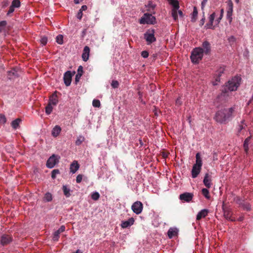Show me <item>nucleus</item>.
Listing matches in <instances>:
<instances>
[{
	"mask_svg": "<svg viewBox=\"0 0 253 253\" xmlns=\"http://www.w3.org/2000/svg\"><path fill=\"white\" fill-rule=\"evenodd\" d=\"M171 4L173 6V8L171 10V15L173 19L176 21L178 18V10L179 8V3L176 0H172Z\"/></svg>",
	"mask_w": 253,
	"mask_h": 253,
	"instance_id": "obj_11",
	"label": "nucleus"
},
{
	"mask_svg": "<svg viewBox=\"0 0 253 253\" xmlns=\"http://www.w3.org/2000/svg\"><path fill=\"white\" fill-rule=\"evenodd\" d=\"M119 82L117 81L113 80L111 83V86L113 88H116L119 86Z\"/></svg>",
	"mask_w": 253,
	"mask_h": 253,
	"instance_id": "obj_45",
	"label": "nucleus"
},
{
	"mask_svg": "<svg viewBox=\"0 0 253 253\" xmlns=\"http://www.w3.org/2000/svg\"><path fill=\"white\" fill-rule=\"evenodd\" d=\"M223 14H224V9L223 8H222L221 10H220V14L219 15V17H218V18L216 20L217 23H219L220 20L222 19L223 16Z\"/></svg>",
	"mask_w": 253,
	"mask_h": 253,
	"instance_id": "obj_46",
	"label": "nucleus"
},
{
	"mask_svg": "<svg viewBox=\"0 0 253 253\" xmlns=\"http://www.w3.org/2000/svg\"><path fill=\"white\" fill-rule=\"evenodd\" d=\"M14 7H13L11 5H10V6L9 7V9L7 11V15H9L11 13H12L14 11Z\"/></svg>",
	"mask_w": 253,
	"mask_h": 253,
	"instance_id": "obj_51",
	"label": "nucleus"
},
{
	"mask_svg": "<svg viewBox=\"0 0 253 253\" xmlns=\"http://www.w3.org/2000/svg\"><path fill=\"white\" fill-rule=\"evenodd\" d=\"M100 197V194L98 192H94L91 194V198L92 200L96 201Z\"/></svg>",
	"mask_w": 253,
	"mask_h": 253,
	"instance_id": "obj_36",
	"label": "nucleus"
},
{
	"mask_svg": "<svg viewBox=\"0 0 253 253\" xmlns=\"http://www.w3.org/2000/svg\"><path fill=\"white\" fill-rule=\"evenodd\" d=\"M92 106L94 107H99L100 106V101L97 99H94L92 101Z\"/></svg>",
	"mask_w": 253,
	"mask_h": 253,
	"instance_id": "obj_42",
	"label": "nucleus"
},
{
	"mask_svg": "<svg viewBox=\"0 0 253 253\" xmlns=\"http://www.w3.org/2000/svg\"><path fill=\"white\" fill-rule=\"evenodd\" d=\"M84 137L83 135H79L77 138V140H76L75 141V144L77 146H79L83 142H84Z\"/></svg>",
	"mask_w": 253,
	"mask_h": 253,
	"instance_id": "obj_32",
	"label": "nucleus"
},
{
	"mask_svg": "<svg viewBox=\"0 0 253 253\" xmlns=\"http://www.w3.org/2000/svg\"><path fill=\"white\" fill-rule=\"evenodd\" d=\"M83 16V12L79 10L77 15V18L79 19H81Z\"/></svg>",
	"mask_w": 253,
	"mask_h": 253,
	"instance_id": "obj_56",
	"label": "nucleus"
},
{
	"mask_svg": "<svg viewBox=\"0 0 253 253\" xmlns=\"http://www.w3.org/2000/svg\"><path fill=\"white\" fill-rule=\"evenodd\" d=\"M60 171L58 169H53L51 172V178L55 179L56 177L57 174H59Z\"/></svg>",
	"mask_w": 253,
	"mask_h": 253,
	"instance_id": "obj_41",
	"label": "nucleus"
},
{
	"mask_svg": "<svg viewBox=\"0 0 253 253\" xmlns=\"http://www.w3.org/2000/svg\"><path fill=\"white\" fill-rule=\"evenodd\" d=\"M225 71V67L224 66H220L215 72L214 78L215 80L212 82V84L213 85H216L218 84V83L220 81V77L221 76L222 74H223Z\"/></svg>",
	"mask_w": 253,
	"mask_h": 253,
	"instance_id": "obj_10",
	"label": "nucleus"
},
{
	"mask_svg": "<svg viewBox=\"0 0 253 253\" xmlns=\"http://www.w3.org/2000/svg\"><path fill=\"white\" fill-rule=\"evenodd\" d=\"M156 6V4H154L152 1H149L148 3L145 5V7L147 8L146 10L153 14L155 13L154 11V10Z\"/></svg>",
	"mask_w": 253,
	"mask_h": 253,
	"instance_id": "obj_19",
	"label": "nucleus"
},
{
	"mask_svg": "<svg viewBox=\"0 0 253 253\" xmlns=\"http://www.w3.org/2000/svg\"><path fill=\"white\" fill-rule=\"evenodd\" d=\"M65 230V226L64 225H62L57 230V231L60 233L63 232Z\"/></svg>",
	"mask_w": 253,
	"mask_h": 253,
	"instance_id": "obj_54",
	"label": "nucleus"
},
{
	"mask_svg": "<svg viewBox=\"0 0 253 253\" xmlns=\"http://www.w3.org/2000/svg\"><path fill=\"white\" fill-rule=\"evenodd\" d=\"M141 55L143 58H146L149 56V53L148 51L144 50L141 52Z\"/></svg>",
	"mask_w": 253,
	"mask_h": 253,
	"instance_id": "obj_48",
	"label": "nucleus"
},
{
	"mask_svg": "<svg viewBox=\"0 0 253 253\" xmlns=\"http://www.w3.org/2000/svg\"><path fill=\"white\" fill-rule=\"evenodd\" d=\"M58 100L57 98V96L53 94L49 98V104H50L51 106H55L58 103Z\"/></svg>",
	"mask_w": 253,
	"mask_h": 253,
	"instance_id": "obj_25",
	"label": "nucleus"
},
{
	"mask_svg": "<svg viewBox=\"0 0 253 253\" xmlns=\"http://www.w3.org/2000/svg\"><path fill=\"white\" fill-rule=\"evenodd\" d=\"M202 166V160L199 153L196 155V163L192 167L191 176L193 178H196L201 172Z\"/></svg>",
	"mask_w": 253,
	"mask_h": 253,
	"instance_id": "obj_3",
	"label": "nucleus"
},
{
	"mask_svg": "<svg viewBox=\"0 0 253 253\" xmlns=\"http://www.w3.org/2000/svg\"><path fill=\"white\" fill-rule=\"evenodd\" d=\"M90 53V48L88 46H84L83 52L82 53V57L83 60L84 61H87L88 59Z\"/></svg>",
	"mask_w": 253,
	"mask_h": 253,
	"instance_id": "obj_16",
	"label": "nucleus"
},
{
	"mask_svg": "<svg viewBox=\"0 0 253 253\" xmlns=\"http://www.w3.org/2000/svg\"><path fill=\"white\" fill-rule=\"evenodd\" d=\"M11 5L14 8H18L20 6V1L19 0H13Z\"/></svg>",
	"mask_w": 253,
	"mask_h": 253,
	"instance_id": "obj_40",
	"label": "nucleus"
},
{
	"mask_svg": "<svg viewBox=\"0 0 253 253\" xmlns=\"http://www.w3.org/2000/svg\"><path fill=\"white\" fill-rule=\"evenodd\" d=\"M79 169V165L77 161H74L70 165V172L73 174L75 173Z\"/></svg>",
	"mask_w": 253,
	"mask_h": 253,
	"instance_id": "obj_22",
	"label": "nucleus"
},
{
	"mask_svg": "<svg viewBox=\"0 0 253 253\" xmlns=\"http://www.w3.org/2000/svg\"><path fill=\"white\" fill-rule=\"evenodd\" d=\"M83 0H74V2L76 3V4H79V3H80L81 1H82Z\"/></svg>",
	"mask_w": 253,
	"mask_h": 253,
	"instance_id": "obj_61",
	"label": "nucleus"
},
{
	"mask_svg": "<svg viewBox=\"0 0 253 253\" xmlns=\"http://www.w3.org/2000/svg\"><path fill=\"white\" fill-rule=\"evenodd\" d=\"M60 233L57 231H55L53 234L52 240L54 241H57L59 238Z\"/></svg>",
	"mask_w": 253,
	"mask_h": 253,
	"instance_id": "obj_38",
	"label": "nucleus"
},
{
	"mask_svg": "<svg viewBox=\"0 0 253 253\" xmlns=\"http://www.w3.org/2000/svg\"><path fill=\"white\" fill-rule=\"evenodd\" d=\"M235 1L236 3H239L240 2V0H235Z\"/></svg>",
	"mask_w": 253,
	"mask_h": 253,
	"instance_id": "obj_64",
	"label": "nucleus"
},
{
	"mask_svg": "<svg viewBox=\"0 0 253 253\" xmlns=\"http://www.w3.org/2000/svg\"><path fill=\"white\" fill-rule=\"evenodd\" d=\"M228 41L229 42H234L235 41V38L231 36L228 38Z\"/></svg>",
	"mask_w": 253,
	"mask_h": 253,
	"instance_id": "obj_55",
	"label": "nucleus"
},
{
	"mask_svg": "<svg viewBox=\"0 0 253 253\" xmlns=\"http://www.w3.org/2000/svg\"><path fill=\"white\" fill-rule=\"evenodd\" d=\"M203 183L205 186L208 188H210L211 186V180L209 177V173H207L205 174Z\"/></svg>",
	"mask_w": 253,
	"mask_h": 253,
	"instance_id": "obj_18",
	"label": "nucleus"
},
{
	"mask_svg": "<svg viewBox=\"0 0 253 253\" xmlns=\"http://www.w3.org/2000/svg\"><path fill=\"white\" fill-rule=\"evenodd\" d=\"M198 15V10L196 6L193 7V11L191 14V22H195L196 21L197 17Z\"/></svg>",
	"mask_w": 253,
	"mask_h": 253,
	"instance_id": "obj_26",
	"label": "nucleus"
},
{
	"mask_svg": "<svg viewBox=\"0 0 253 253\" xmlns=\"http://www.w3.org/2000/svg\"><path fill=\"white\" fill-rule=\"evenodd\" d=\"M64 195L68 198L71 196V189L68 187L66 185H63L62 187Z\"/></svg>",
	"mask_w": 253,
	"mask_h": 253,
	"instance_id": "obj_27",
	"label": "nucleus"
},
{
	"mask_svg": "<svg viewBox=\"0 0 253 253\" xmlns=\"http://www.w3.org/2000/svg\"><path fill=\"white\" fill-rule=\"evenodd\" d=\"M41 43L42 45H45L47 42V38L45 37H42L40 40Z\"/></svg>",
	"mask_w": 253,
	"mask_h": 253,
	"instance_id": "obj_43",
	"label": "nucleus"
},
{
	"mask_svg": "<svg viewBox=\"0 0 253 253\" xmlns=\"http://www.w3.org/2000/svg\"><path fill=\"white\" fill-rule=\"evenodd\" d=\"M202 47L204 50V53L209 54L211 51V45L208 41H205L202 43Z\"/></svg>",
	"mask_w": 253,
	"mask_h": 253,
	"instance_id": "obj_23",
	"label": "nucleus"
},
{
	"mask_svg": "<svg viewBox=\"0 0 253 253\" xmlns=\"http://www.w3.org/2000/svg\"><path fill=\"white\" fill-rule=\"evenodd\" d=\"M18 76L17 72L15 70L13 69L8 72V77L10 80L13 79V78Z\"/></svg>",
	"mask_w": 253,
	"mask_h": 253,
	"instance_id": "obj_28",
	"label": "nucleus"
},
{
	"mask_svg": "<svg viewBox=\"0 0 253 253\" xmlns=\"http://www.w3.org/2000/svg\"><path fill=\"white\" fill-rule=\"evenodd\" d=\"M77 74H81V75H82L83 74V67L82 66H80L78 67V70H77Z\"/></svg>",
	"mask_w": 253,
	"mask_h": 253,
	"instance_id": "obj_50",
	"label": "nucleus"
},
{
	"mask_svg": "<svg viewBox=\"0 0 253 253\" xmlns=\"http://www.w3.org/2000/svg\"><path fill=\"white\" fill-rule=\"evenodd\" d=\"M250 140V137H248L245 140L244 142V145H243L245 151L246 152V153L247 154L248 153V150H249V143Z\"/></svg>",
	"mask_w": 253,
	"mask_h": 253,
	"instance_id": "obj_31",
	"label": "nucleus"
},
{
	"mask_svg": "<svg viewBox=\"0 0 253 253\" xmlns=\"http://www.w3.org/2000/svg\"><path fill=\"white\" fill-rule=\"evenodd\" d=\"M144 37L147 44H150L156 41L155 37V30L153 29H148L144 34Z\"/></svg>",
	"mask_w": 253,
	"mask_h": 253,
	"instance_id": "obj_6",
	"label": "nucleus"
},
{
	"mask_svg": "<svg viewBox=\"0 0 253 253\" xmlns=\"http://www.w3.org/2000/svg\"><path fill=\"white\" fill-rule=\"evenodd\" d=\"M194 197V194L192 193L185 192L179 195V199L183 202L189 203L191 202Z\"/></svg>",
	"mask_w": 253,
	"mask_h": 253,
	"instance_id": "obj_13",
	"label": "nucleus"
},
{
	"mask_svg": "<svg viewBox=\"0 0 253 253\" xmlns=\"http://www.w3.org/2000/svg\"><path fill=\"white\" fill-rule=\"evenodd\" d=\"M205 17H204L200 21V26H202L204 25V23H205Z\"/></svg>",
	"mask_w": 253,
	"mask_h": 253,
	"instance_id": "obj_59",
	"label": "nucleus"
},
{
	"mask_svg": "<svg viewBox=\"0 0 253 253\" xmlns=\"http://www.w3.org/2000/svg\"><path fill=\"white\" fill-rule=\"evenodd\" d=\"M178 230L175 227H170L168 231V236L169 239H172L173 237L178 234Z\"/></svg>",
	"mask_w": 253,
	"mask_h": 253,
	"instance_id": "obj_17",
	"label": "nucleus"
},
{
	"mask_svg": "<svg viewBox=\"0 0 253 253\" xmlns=\"http://www.w3.org/2000/svg\"><path fill=\"white\" fill-rule=\"evenodd\" d=\"M202 193L203 196L207 199H209L210 198V195L209 194V191L207 188H203L202 189Z\"/></svg>",
	"mask_w": 253,
	"mask_h": 253,
	"instance_id": "obj_34",
	"label": "nucleus"
},
{
	"mask_svg": "<svg viewBox=\"0 0 253 253\" xmlns=\"http://www.w3.org/2000/svg\"><path fill=\"white\" fill-rule=\"evenodd\" d=\"M156 22L155 17L152 16V14L145 13L139 19V23L141 24H154Z\"/></svg>",
	"mask_w": 253,
	"mask_h": 253,
	"instance_id": "obj_5",
	"label": "nucleus"
},
{
	"mask_svg": "<svg viewBox=\"0 0 253 253\" xmlns=\"http://www.w3.org/2000/svg\"><path fill=\"white\" fill-rule=\"evenodd\" d=\"M204 50L202 47H196L191 52L190 58L191 62L194 64H198L202 59Z\"/></svg>",
	"mask_w": 253,
	"mask_h": 253,
	"instance_id": "obj_4",
	"label": "nucleus"
},
{
	"mask_svg": "<svg viewBox=\"0 0 253 253\" xmlns=\"http://www.w3.org/2000/svg\"><path fill=\"white\" fill-rule=\"evenodd\" d=\"M215 18V13H213L209 16V22L207 24L206 26L207 28H210L213 24L214 19Z\"/></svg>",
	"mask_w": 253,
	"mask_h": 253,
	"instance_id": "obj_30",
	"label": "nucleus"
},
{
	"mask_svg": "<svg viewBox=\"0 0 253 253\" xmlns=\"http://www.w3.org/2000/svg\"><path fill=\"white\" fill-rule=\"evenodd\" d=\"M241 78L239 77H235L229 80L222 89V93L223 95H225V93L227 92V90L233 91L236 90L240 84Z\"/></svg>",
	"mask_w": 253,
	"mask_h": 253,
	"instance_id": "obj_2",
	"label": "nucleus"
},
{
	"mask_svg": "<svg viewBox=\"0 0 253 253\" xmlns=\"http://www.w3.org/2000/svg\"><path fill=\"white\" fill-rule=\"evenodd\" d=\"M82 75H81V74H77L75 76V84H77V83L79 82L81 77Z\"/></svg>",
	"mask_w": 253,
	"mask_h": 253,
	"instance_id": "obj_52",
	"label": "nucleus"
},
{
	"mask_svg": "<svg viewBox=\"0 0 253 253\" xmlns=\"http://www.w3.org/2000/svg\"><path fill=\"white\" fill-rule=\"evenodd\" d=\"M134 220L133 218H129L127 220L122 221L121 224V226L123 228H126L129 227L134 224Z\"/></svg>",
	"mask_w": 253,
	"mask_h": 253,
	"instance_id": "obj_15",
	"label": "nucleus"
},
{
	"mask_svg": "<svg viewBox=\"0 0 253 253\" xmlns=\"http://www.w3.org/2000/svg\"><path fill=\"white\" fill-rule=\"evenodd\" d=\"M208 0H203L201 2V9L203 10L204 9V7L205 5H206L207 3Z\"/></svg>",
	"mask_w": 253,
	"mask_h": 253,
	"instance_id": "obj_53",
	"label": "nucleus"
},
{
	"mask_svg": "<svg viewBox=\"0 0 253 253\" xmlns=\"http://www.w3.org/2000/svg\"><path fill=\"white\" fill-rule=\"evenodd\" d=\"M6 119L4 115L0 114V124H4L6 123Z\"/></svg>",
	"mask_w": 253,
	"mask_h": 253,
	"instance_id": "obj_44",
	"label": "nucleus"
},
{
	"mask_svg": "<svg viewBox=\"0 0 253 253\" xmlns=\"http://www.w3.org/2000/svg\"><path fill=\"white\" fill-rule=\"evenodd\" d=\"M234 201L244 210L247 211H249L251 210V205L249 203L245 201L244 199L240 198L239 197H236L234 198Z\"/></svg>",
	"mask_w": 253,
	"mask_h": 253,
	"instance_id": "obj_9",
	"label": "nucleus"
},
{
	"mask_svg": "<svg viewBox=\"0 0 253 253\" xmlns=\"http://www.w3.org/2000/svg\"><path fill=\"white\" fill-rule=\"evenodd\" d=\"M75 73V72L72 73L70 71L66 72L64 74L63 79L64 84L66 86H69L71 84L72 77Z\"/></svg>",
	"mask_w": 253,
	"mask_h": 253,
	"instance_id": "obj_14",
	"label": "nucleus"
},
{
	"mask_svg": "<svg viewBox=\"0 0 253 253\" xmlns=\"http://www.w3.org/2000/svg\"><path fill=\"white\" fill-rule=\"evenodd\" d=\"M11 241V237L8 235H3L1 237V244L3 246L9 244Z\"/></svg>",
	"mask_w": 253,
	"mask_h": 253,
	"instance_id": "obj_20",
	"label": "nucleus"
},
{
	"mask_svg": "<svg viewBox=\"0 0 253 253\" xmlns=\"http://www.w3.org/2000/svg\"><path fill=\"white\" fill-rule=\"evenodd\" d=\"M61 128L59 126H55L51 131L52 135L55 137H57L61 132Z\"/></svg>",
	"mask_w": 253,
	"mask_h": 253,
	"instance_id": "obj_24",
	"label": "nucleus"
},
{
	"mask_svg": "<svg viewBox=\"0 0 253 253\" xmlns=\"http://www.w3.org/2000/svg\"><path fill=\"white\" fill-rule=\"evenodd\" d=\"M56 42L59 44L63 43V37L62 35H58L56 38Z\"/></svg>",
	"mask_w": 253,
	"mask_h": 253,
	"instance_id": "obj_37",
	"label": "nucleus"
},
{
	"mask_svg": "<svg viewBox=\"0 0 253 253\" xmlns=\"http://www.w3.org/2000/svg\"><path fill=\"white\" fill-rule=\"evenodd\" d=\"M83 179V175L82 174H79L76 177V182L78 183H80Z\"/></svg>",
	"mask_w": 253,
	"mask_h": 253,
	"instance_id": "obj_49",
	"label": "nucleus"
},
{
	"mask_svg": "<svg viewBox=\"0 0 253 253\" xmlns=\"http://www.w3.org/2000/svg\"><path fill=\"white\" fill-rule=\"evenodd\" d=\"M74 253H82V252L80 250H77Z\"/></svg>",
	"mask_w": 253,
	"mask_h": 253,
	"instance_id": "obj_63",
	"label": "nucleus"
},
{
	"mask_svg": "<svg viewBox=\"0 0 253 253\" xmlns=\"http://www.w3.org/2000/svg\"><path fill=\"white\" fill-rule=\"evenodd\" d=\"M247 125L245 124L244 121H242L241 123L238 125V132L239 133L241 132L242 129L245 128Z\"/></svg>",
	"mask_w": 253,
	"mask_h": 253,
	"instance_id": "obj_35",
	"label": "nucleus"
},
{
	"mask_svg": "<svg viewBox=\"0 0 253 253\" xmlns=\"http://www.w3.org/2000/svg\"><path fill=\"white\" fill-rule=\"evenodd\" d=\"M234 109V107H231L219 110L216 113L214 119L219 123L224 124L232 118Z\"/></svg>",
	"mask_w": 253,
	"mask_h": 253,
	"instance_id": "obj_1",
	"label": "nucleus"
},
{
	"mask_svg": "<svg viewBox=\"0 0 253 253\" xmlns=\"http://www.w3.org/2000/svg\"><path fill=\"white\" fill-rule=\"evenodd\" d=\"M139 142H140V145H141V146H142V145H143V142H142V140H141V139H139Z\"/></svg>",
	"mask_w": 253,
	"mask_h": 253,
	"instance_id": "obj_62",
	"label": "nucleus"
},
{
	"mask_svg": "<svg viewBox=\"0 0 253 253\" xmlns=\"http://www.w3.org/2000/svg\"><path fill=\"white\" fill-rule=\"evenodd\" d=\"M60 157L57 155L53 154L47 160L46 166L49 169H52L59 163Z\"/></svg>",
	"mask_w": 253,
	"mask_h": 253,
	"instance_id": "obj_8",
	"label": "nucleus"
},
{
	"mask_svg": "<svg viewBox=\"0 0 253 253\" xmlns=\"http://www.w3.org/2000/svg\"><path fill=\"white\" fill-rule=\"evenodd\" d=\"M226 2L227 3L226 18L230 24L233 20V3L231 0H228Z\"/></svg>",
	"mask_w": 253,
	"mask_h": 253,
	"instance_id": "obj_7",
	"label": "nucleus"
},
{
	"mask_svg": "<svg viewBox=\"0 0 253 253\" xmlns=\"http://www.w3.org/2000/svg\"><path fill=\"white\" fill-rule=\"evenodd\" d=\"M178 14H179V15L180 16V17H183V13L182 12L181 10H178Z\"/></svg>",
	"mask_w": 253,
	"mask_h": 253,
	"instance_id": "obj_60",
	"label": "nucleus"
},
{
	"mask_svg": "<svg viewBox=\"0 0 253 253\" xmlns=\"http://www.w3.org/2000/svg\"><path fill=\"white\" fill-rule=\"evenodd\" d=\"M87 6L85 5H84L81 7V8L80 9V10H81L83 12V11L86 10L87 9Z\"/></svg>",
	"mask_w": 253,
	"mask_h": 253,
	"instance_id": "obj_58",
	"label": "nucleus"
},
{
	"mask_svg": "<svg viewBox=\"0 0 253 253\" xmlns=\"http://www.w3.org/2000/svg\"><path fill=\"white\" fill-rule=\"evenodd\" d=\"M176 104L178 105H180L182 104V101L180 98H178L176 100Z\"/></svg>",
	"mask_w": 253,
	"mask_h": 253,
	"instance_id": "obj_57",
	"label": "nucleus"
},
{
	"mask_svg": "<svg viewBox=\"0 0 253 253\" xmlns=\"http://www.w3.org/2000/svg\"><path fill=\"white\" fill-rule=\"evenodd\" d=\"M53 110L52 106L48 104V105L45 107V113L47 115H49L51 114Z\"/></svg>",
	"mask_w": 253,
	"mask_h": 253,
	"instance_id": "obj_39",
	"label": "nucleus"
},
{
	"mask_svg": "<svg viewBox=\"0 0 253 253\" xmlns=\"http://www.w3.org/2000/svg\"><path fill=\"white\" fill-rule=\"evenodd\" d=\"M52 200V196L51 194L49 192L46 193L43 197V200L45 202H48L51 201Z\"/></svg>",
	"mask_w": 253,
	"mask_h": 253,
	"instance_id": "obj_33",
	"label": "nucleus"
},
{
	"mask_svg": "<svg viewBox=\"0 0 253 253\" xmlns=\"http://www.w3.org/2000/svg\"><path fill=\"white\" fill-rule=\"evenodd\" d=\"M21 120L20 119H16L11 122V126L14 129H17Z\"/></svg>",
	"mask_w": 253,
	"mask_h": 253,
	"instance_id": "obj_29",
	"label": "nucleus"
},
{
	"mask_svg": "<svg viewBox=\"0 0 253 253\" xmlns=\"http://www.w3.org/2000/svg\"><path fill=\"white\" fill-rule=\"evenodd\" d=\"M7 23L6 21H1L0 22V31H1L6 26Z\"/></svg>",
	"mask_w": 253,
	"mask_h": 253,
	"instance_id": "obj_47",
	"label": "nucleus"
},
{
	"mask_svg": "<svg viewBox=\"0 0 253 253\" xmlns=\"http://www.w3.org/2000/svg\"><path fill=\"white\" fill-rule=\"evenodd\" d=\"M209 213V210L203 209L200 211L197 214L196 216L197 220H200L202 218L205 217Z\"/></svg>",
	"mask_w": 253,
	"mask_h": 253,
	"instance_id": "obj_21",
	"label": "nucleus"
},
{
	"mask_svg": "<svg viewBox=\"0 0 253 253\" xmlns=\"http://www.w3.org/2000/svg\"><path fill=\"white\" fill-rule=\"evenodd\" d=\"M143 204L140 201H136L134 202L131 206V210L136 214H139L141 213L143 210Z\"/></svg>",
	"mask_w": 253,
	"mask_h": 253,
	"instance_id": "obj_12",
	"label": "nucleus"
}]
</instances>
